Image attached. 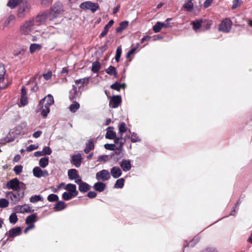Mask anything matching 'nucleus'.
I'll return each mask as SVG.
<instances>
[{
    "instance_id": "18",
    "label": "nucleus",
    "mask_w": 252,
    "mask_h": 252,
    "mask_svg": "<svg viewBox=\"0 0 252 252\" xmlns=\"http://www.w3.org/2000/svg\"><path fill=\"white\" fill-rule=\"evenodd\" d=\"M49 14L47 12L38 15L35 18V22L38 24L44 23L48 19Z\"/></svg>"
},
{
    "instance_id": "10",
    "label": "nucleus",
    "mask_w": 252,
    "mask_h": 252,
    "mask_svg": "<svg viewBox=\"0 0 252 252\" xmlns=\"http://www.w3.org/2000/svg\"><path fill=\"white\" fill-rule=\"evenodd\" d=\"M111 178L110 174L107 170L103 169L96 173L95 178L98 181H106Z\"/></svg>"
},
{
    "instance_id": "40",
    "label": "nucleus",
    "mask_w": 252,
    "mask_h": 252,
    "mask_svg": "<svg viewBox=\"0 0 252 252\" xmlns=\"http://www.w3.org/2000/svg\"><path fill=\"white\" fill-rule=\"evenodd\" d=\"M124 182L125 179L124 178L118 179L114 185V187L117 189H121L124 187Z\"/></svg>"
},
{
    "instance_id": "14",
    "label": "nucleus",
    "mask_w": 252,
    "mask_h": 252,
    "mask_svg": "<svg viewBox=\"0 0 252 252\" xmlns=\"http://www.w3.org/2000/svg\"><path fill=\"white\" fill-rule=\"evenodd\" d=\"M122 98L120 95L113 96L110 100L109 106L113 108H117L121 104Z\"/></svg>"
},
{
    "instance_id": "57",
    "label": "nucleus",
    "mask_w": 252,
    "mask_h": 252,
    "mask_svg": "<svg viewBox=\"0 0 252 252\" xmlns=\"http://www.w3.org/2000/svg\"><path fill=\"white\" fill-rule=\"evenodd\" d=\"M38 146L37 145H30V146L27 147L26 150L28 152H31L34 150L38 149Z\"/></svg>"
},
{
    "instance_id": "31",
    "label": "nucleus",
    "mask_w": 252,
    "mask_h": 252,
    "mask_svg": "<svg viewBox=\"0 0 252 252\" xmlns=\"http://www.w3.org/2000/svg\"><path fill=\"white\" fill-rule=\"evenodd\" d=\"M68 176L71 180H74L79 177L77 173V170L75 169H69L68 171Z\"/></svg>"
},
{
    "instance_id": "22",
    "label": "nucleus",
    "mask_w": 252,
    "mask_h": 252,
    "mask_svg": "<svg viewBox=\"0 0 252 252\" xmlns=\"http://www.w3.org/2000/svg\"><path fill=\"white\" fill-rule=\"evenodd\" d=\"M116 137V133L113 131V127L109 126L107 128V132L105 135V137L107 139H114Z\"/></svg>"
},
{
    "instance_id": "44",
    "label": "nucleus",
    "mask_w": 252,
    "mask_h": 252,
    "mask_svg": "<svg viewBox=\"0 0 252 252\" xmlns=\"http://www.w3.org/2000/svg\"><path fill=\"white\" fill-rule=\"evenodd\" d=\"M42 200V197L39 195H35L34 196H32L30 199V202L32 203H33L37 202L39 201H40Z\"/></svg>"
},
{
    "instance_id": "4",
    "label": "nucleus",
    "mask_w": 252,
    "mask_h": 252,
    "mask_svg": "<svg viewBox=\"0 0 252 252\" xmlns=\"http://www.w3.org/2000/svg\"><path fill=\"white\" fill-rule=\"evenodd\" d=\"M30 4L27 1L22 2L20 5L18 11L17 16L19 18H23L29 12L30 9Z\"/></svg>"
},
{
    "instance_id": "17",
    "label": "nucleus",
    "mask_w": 252,
    "mask_h": 252,
    "mask_svg": "<svg viewBox=\"0 0 252 252\" xmlns=\"http://www.w3.org/2000/svg\"><path fill=\"white\" fill-rule=\"evenodd\" d=\"M21 234V228L20 227L13 228L8 231V235L10 238H14L20 235Z\"/></svg>"
},
{
    "instance_id": "23",
    "label": "nucleus",
    "mask_w": 252,
    "mask_h": 252,
    "mask_svg": "<svg viewBox=\"0 0 252 252\" xmlns=\"http://www.w3.org/2000/svg\"><path fill=\"white\" fill-rule=\"evenodd\" d=\"M15 16L14 15L11 14L9 15L5 19L4 23V27H8L10 25H14L15 21Z\"/></svg>"
},
{
    "instance_id": "36",
    "label": "nucleus",
    "mask_w": 252,
    "mask_h": 252,
    "mask_svg": "<svg viewBox=\"0 0 252 252\" xmlns=\"http://www.w3.org/2000/svg\"><path fill=\"white\" fill-rule=\"evenodd\" d=\"M128 138L130 139L131 141L133 143L140 142L141 139L137 133L132 132L131 135L129 136Z\"/></svg>"
},
{
    "instance_id": "56",
    "label": "nucleus",
    "mask_w": 252,
    "mask_h": 252,
    "mask_svg": "<svg viewBox=\"0 0 252 252\" xmlns=\"http://www.w3.org/2000/svg\"><path fill=\"white\" fill-rule=\"evenodd\" d=\"M242 3V0H234L233 1V4L232 8L233 9H235L239 6H240L241 3Z\"/></svg>"
},
{
    "instance_id": "32",
    "label": "nucleus",
    "mask_w": 252,
    "mask_h": 252,
    "mask_svg": "<svg viewBox=\"0 0 252 252\" xmlns=\"http://www.w3.org/2000/svg\"><path fill=\"white\" fill-rule=\"evenodd\" d=\"M49 163V158L43 157L40 159L39 161V165L42 168L46 167Z\"/></svg>"
},
{
    "instance_id": "33",
    "label": "nucleus",
    "mask_w": 252,
    "mask_h": 252,
    "mask_svg": "<svg viewBox=\"0 0 252 252\" xmlns=\"http://www.w3.org/2000/svg\"><path fill=\"white\" fill-rule=\"evenodd\" d=\"M79 95V92H78L76 88L73 86L72 89L69 92V98L70 99H74Z\"/></svg>"
},
{
    "instance_id": "48",
    "label": "nucleus",
    "mask_w": 252,
    "mask_h": 252,
    "mask_svg": "<svg viewBox=\"0 0 252 252\" xmlns=\"http://www.w3.org/2000/svg\"><path fill=\"white\" fill-rule=\"evenodd\" d=\"M100 68V64L98 62L93 63L92 70L94 72H97Z\"/></svg>"
},
{
    "instance_id": "19",
    "label": "nucleus",
    "mask_w": 252,
    "mask_h": 252,
    "mask_svg": "<svg viewBox=\"0 0 252 252\" xmlns=\"http://www.w3.org/2000/svg\"><path fill=\"white\" fill-rule=\"evenodd\" d=\"M28 97L27 96V92L25 87L21 89V96L20 99V104L21 106H25L28 104Z\"/></svg>"
},
{
    "instance_id": "34",
    "label": "nucleus",
    "mask_w": 252,
    "mask_h": 252,
    "mask_svg": "<svg viewBox=\"0 0 252 252\" xmlns=\"http://www.w3.org/2000/svg\"><path fill=\"white\" fill-rule=\"evenodd\" d=\"M41 48V46L40 44L36 43L32 44L30 46V52L31 53H33L40 50Z\"/></svg>"
},
{
    "instance_id": "8",
    "label": "nucleus",
    "mask_w": 252,
    "mask_h": 252,
    "mask_svg": "<svg viewBox=\"0 0 252 252\" xmlns=\"http://www.w3.org/2000/svg\"><path fill=\"white\" fill-rule=\"evenodd\" d=\"M5 195L6 197L10 199L12 204H17L23 197V196H21L18 192H13L12 191L6 192Z\"/></svg>"
},
{
    "instance_id": "38",
    "label": "nucleus",
    "mask_w": 252,
    "mask_h": 252,
    "mask_svg": "<svg viewBox=\"0 0 252 252\" xmlns=\"http://www.w3.org/2000/svg\"><path fill=\"white\" fill-rule=\"evenodd\" d=\"M125 86H126V85L124 83L120 84L118 82H115V83H114L113 84H112L111 86V88L112 89L119 91L121 89L125 88Z\"/></svg>"
},
{
    "instance_id": "42",
    "label": "nucleus",
    "mask_w": 252,
    "mask_h": 252,
    "mask_svg": "<svg viewBox=\"0 0 252 252\" xmlns=\"http://www.w3.org/2000/svg\"><path fill=\"white\" fill-rule=\"evenodd\" d=\"M80 107L79 104L75 101L73 104H71L69 107V110L71 112H75Z\"/></svg>"
},
{
    "instance_id": "13",
    "label": "nucleus",
    "mask_w": 252,
    "mask_h": 252,
    "mask_svg": "<svg viewBox=\"0 0 252 252\" xmlns=\"http://www.w3.org/2000/svg\"><path fill=\"white\" fill-rule=\"evenodd\" d=\"M20 182L17 178H14L6 183V187L8 189L18 190L20 189Z\"/></svg>"
},
{
    "instance_id": "60",
    "label": "nucleus",
    "mask_w": 252,
    "mask_h": 252,
    "mask_svg": "<svg viewBox=\"0 0 252 252\" xmlns=\"http://www.w3.org/2000/svg\"><path fill=\"white\" fill-rule=\"evenodd\" d=\"M108 158V156H106V155L101 156L98 158L97 161H106L107 160Z\"/></svg>"
},
{
    "instance_id": "16",
    "label": "nucleus",
    "mask_w": 252,
    "mask_h": 252,
    "mask_svg": "<svg viewBox=\"0 0 252 252\" xmlns=\"http://www.w3.org/2000/svg\"><path fill=\"white\" fill-rule=\"evenodd\" d=\"M82 157L81 154H77L73 155L71 158V162L76 167H79L81 163Z\"/></svg>"
},
{
    "instance_id": "53",
    "label": "nucleus",
    "mask_w": 252,
    "mask_h": 252,
    "mask_svg": "<svg viewBox=\"0 0 252 252\" xmlns=\"http://www.w3.org/2000/svg\"><path fill=\"white\" fill-rule=\"evenodd\" d=\"M44 156L50 155L52 153V150L49 147H45L42 151Z\"/></svg>"
},
{
    "instance_id": "21",
    "label": "nucleus",
    "mask_w": 252,
    "mask_h": 252,
    "mask_svg": "<svg viewBox=\"0 0 252 252\" xmlns=\"http://www.w3.org/2000/svg\"><path fill=\"white\" fill-rule=\"evenodd\" d=\"M120 166L123 170L125 172L130 170L131 167V163L129 160L123 159L120 164Z\"/></svg>"
},
{
    "instance_id": "37",
    "label": "nucleus",
    "mask_w": 252,
    "mask_h": 252,
    "mask_svg": "<svg viewBox=\"0 0 252 252\" xmlns=\"http://www.w3.org/2000/svg\"><path fill=\"white\" fill-rule=\"evenodd\" d=\"M90 186L86 183H82L80 184L79 187V189L81 192H86L89 190Z\"/></svg>"
},
{
    "instance_id": "3",
    "label": "nucleus",
    "mask_w": 252,
    "mask_h": 252,
    "mask_svg": "<svg viewBox=\"0 0 252 252\" xmlns=\"http://www.w3.org/2000/svg\"><path fill=\"white\" fill-rule=\"evenodd\" d=\"M62 5L61 3L58 2L53 5L52 7L50 12L49 14V17L50 20H53L59 14L62 13Z\"/></svg>"
},
{
    "instance_id": "49",
    "label": "nucleus",
    "mask_w": 252,
    "mask_h": 252,
    "mask_svg": "<svg viewBox=\"0 0 252 252\" xmlns=\"http://www.w3.org/2000/svg\"><path fill=\"white\" fill-rule=\"evenodd\" d=\"M16 138V137L14 135V134H12L11 135H10V132H9L8 134L5 138L4 141L5 142L9 143V142L13 141L15 139V138Z\"/></svg>"
},
{
    "instance_id": "63",
    "label": "nucleus",
    "mask_w": 252,
    "mask_h": 252,
    "mask_svg": "<svg viewBox=\"0 0 252 252\" xmlns=\"http://www.w3.org/2000/svg\"><path fill=\"white\" fill-rule=\"evenodd\" d=\"M28 225H29V226L28 227H27L24 230V232L25 233H27L29 230L33 228L35 226L33 224H28Z\"/></svg>"
},
{
    "instance_id": "64",
    "label": "nucleus",
    "mask_w": 252,
    "mask_h": 252,
    "mask_svg": "<svg viewBox=\"0 0 252 252\" xmlns=\"http://www.w3.org/2000/svg\"><path fill=\"white\" fill-rule=\"evenodd\" d=\"M213 0H206L204 3V6L205 8L209 7L211 3L212 2Z\"/></svg>"
},
{
    "instance_id": "47",
    "label": "nucleus",
    "mask_w": 252,
    "mask_h": 252,
    "mask_svg": "<svg viewBox=\"0 0 252 252\" xmlns=\"http://www.w3.org/2000/svg\"><path fill=\"white\" fill-rule=\"evenodd\" d=\"M59 199V197L57 195L55 194H51L49 195L47 197V200L49 202H54L57 201Z\"/></svg>"
},
{
    "instance_id": "24",
    "label": "nucleus",
    "mask_w": 252,
    "mask_h": 252,
    "mask_svg": "<svg viewBox=\"0 0 252 252\" xmlns=\"http://www.w3.org/2000/svg\"><path fill=\"white\" fill-rule=\"evenodd\" d=\"M65 189L69 192H72L75 195H77L78 191L76 190V186L72 184H68L66 185Z\"/></svg>"
},
{
    "instance_id": "9",
    "label": "nucleus",
    "mask_w": 252,
    "mask_h": 252,
    "mask_svg": "<svg viewBox=\"0 0 252 252\" xmlns=\"http://www.w3.org/2000/svg\"><path fill=\"white\" fill-rule=\"evenodd\" d=\"M13 211L17 213L24 214L25 213H32L33 210L29 204H25L23 205H17L13 208Z\"/></svg>"
},
{
    "instance_id": "28",
    "label": "nucleus",
    "mask_w": 252,
    "mask_h": 252,
    "mask_svg": "<svg viewBox=\"0 0 252 252\" xmlns=\"http://www.w3.org/2000/svg\"><path fill=\"white\" fill-rule=\"evenodd\" d=\"M94 148V139H90L86 144V147L84 149L85 153H88L90 151Z\"/></svg>"
},
{
    "instance_id": "25",
    "label": "nucleus",
    "mask_w": 252,
    "mask_h": 252,
    "mask_svg": "<svg viewBox=\"0 0 252 252\" xmlns=\"http://www.w3.org/2000/svg\"><path fill=\"white\" fill-rule=\"evenodd\" d=\"M89 81V77H85L84 78L76 80L75 81V84L80 89L83 87L84 85H86L88 83Z\"/></svg>"
},
{
    "instance_id": "59",
    "label": "nucleus",
    "mask_w": 252,
    "mask_h": 252,
    "mask_svg": "<svg viewBox=\"0 0 252 252\" xmlns=\"http://www.w3.org/2000/svg\"><path fill=\"white\" fill-rule=\"evenodd\" d=\"M52 74L51 71L48 72L46 74H43V77L46 80L50 79L52 77Z\"/></svg>"
},
{
    "instance_id": "6",
    "label": "nucleus",
    "mask_w": 252,
    "mask_h": 252,
    "mask_svg": "<svg viewBox=\"0 0 252 252\" xmlns=\"http://www.w3.org/2000/svg\"><path fill=\"white\" fill-rule=\"evenodd\" d=\"M26 129V125L24 123L21 124L10 130V135L14 134L17 137L18 135L24 134Z\"/></svg>"
},
{
    "instance_id": "26",
    "label": "nucleus",
    "mask_w": 252,
    "mask_h": 252,
    "mask_svg": "<svg viewBox=\"0 0 252 252\" xmlns=\"http://www.w3.org/2000/svg\"><path fill=\"white\" fill-rule=\"evenodd\" d=\"M106 188L105 184L101 182H98L95 183L94 185V189L99 192L103 191Z\"/></svg>"
},
{
    "instance_id": "20",
    "label": "nucleus",
    "mask_w": 252,
    "mask_h": 252,
    "mask_svg": "<svg viewBox=\"0 0 252 252\" xmlns=\"http://www.w3.org/2000/svg\"><path fill=\"white\" fill-rule=\"evenodd\" d=\"M110 173L114 178L116 179L121 176L122 172L119 167L114 166L111 169Z\"/></svg>"
},
{
    "instance_id": "46",
    "label": "nucleus",
    "mask_w": 252,
    "mask_h": 252,
    "mask_svg": "<svg viewBox=\"0 0 252 252\" xmlns=\"http://www.w3.org/2000/svg\"><path fill=\"white\" fill-rule=\"evenodd\" d=\"M127 128L124 122L121 123L119 126V132L121 134L126 131Z\"/></svg>"
},
{
    "instance_id": "15",
    "label": "nucleus",
    "mask_w": 252,
    "mask_h": 252,
    "mask_svg": "<svg viewBox=\"0 0 252 252\" xmlns=\"http://www.w3.org/2000/svg\"><path fill=\"white\" fill-rule=\"evenodd\" d=\"M171 20V18L166 19L167 24H163L162 22H158L153 27V30L155 32H158L163 27L168 28L169 27V22Z\"/></svg>"
},
{
    "instance_id": "50",
    "label": "nucleus",
    "mask_w": 252,
    "mask_h": 252,
    "mask_svg": "<svg viewBox=\"0 0 252 252\" xmlns=\"http://www.w3.org/2000/svg\"><path fill=\"white\" fill-rule=\"evenodd\" d=\"M193 6V4L191 0H188L184 5V8L188 11H190L192 9Z\"/></svg>"
},
{
    "instance_id": "35",
    "label": "nucleus",
    "mask_w": 252,
    "mask_h": 252,
    "mask_svg": "<svg viewBox=\"0 0 252 252\" xmlns=\"http://www.w3.org/2000/svg\"><path fill=\"white\" fill-rule=\"evenodd\" d=\"M128 22L126 21L120 23L119 27L116 29V32H121L128 26Z\"/></svg>"
},
{
    "instance_id": "41",
    "label": "nucleus",
    "mask_w": 252,
    "mask_h": 252,
    "mask_svg": "<svg viewBox=\"0 0 252 252\" xmlns=\"http://www.w3.org/2000/svg\"><path fill=\"white\" fill-rule=\"evenodd\" d=\"M72 192L68 191L64 192L62 195V198L64 200H69L71 199L73 197L76 196Z\"/></svg>"
},
{
    "instance_id": "58",
    "label": "nucleus",
    "mask_w": 252,
    "mask_h": 252,
    "mask_svg": "<svg viewBox=\"0 0 252 252\" xmlns=\"http://www.w3.org/2000/svg\"><path fill=\"white\" fill-rule=\"evenodd\" d=\"M104 147L107 150H114L115 149V145L114 144H106Z\"/></svg>"
},
{
    "instance_id": "5",
    "label": "nucleus",
    "mask_w": 252,
    "mask_h": 252,
    "mask_svg": "<svg viewBox=\"0 0 252 252\" xmlns=\"http://www.w3.org/2000/svg\"><path fill=\"white\" fill-rule=\"evenodd\" d=\"M5 69L4 65L0 64V90L6 88L9 85L5 77Z\"/></svg>"
},
{
    "instance_id": "52",
    "label": "nucleus",
    "mask_w": 252,
    "mask_h": 252,
    "mask_svg": "<svg viewBox=\"0 0 252 252\" xmlns=\"http://www.w3.org/2000/svg\"><path fill=\"white\" fill-rule=\"evenodd\" d=\"M25 52L24 49H20L18 50H15L13 52V55L15 57H18L19 56H23Z\"/></svg>"
},
{
    "instance_id": "39",
    "label": "nucleus",
    "mask_w": 252,
    "mask_h": 252,
    "mask_svg": "<svg viewBox=\"0 0 252 252\" xmlns=\"http://www.w3.org/2000/svg\"><path fill=\"white\" fill-rule=\"evenodd\" d=\"M106 72L107 74L110 75H114L115 77H117V72L116 68L113 66H110L106 70Z\"/></svg>"
},
{
    "instance_id": "51",
    "label": "nucleus",
    "mask_w": 252,
    "mask_h": 252,
    "mask_svg": "<svg viewBox=\"0 0 252 252\" xmlns=\"http://www.w3.org/2000/svg\"><path fill=\"white\" fill-rule=\"evenodd\" d=\"M202 21L201 20H196L193 22V28L194 30H197L199 29L201 26Z\"/></svg>"
},
{
    "instance_id": "2",
    "label": "nucleus",
    "mask_w": 252,
    "mask_h": 252,
    "mask_svg": "<svg viewBox=\"0 0 252 252\" xmlns=\"http://www.w3.org/2000/svg\"><path fill=\"white\" fill-rule=\"evenodd\" d=\"M34 20H30L24 22L20 28V32L22 34H29L32 31L33 26Z\"/></svg>"
},
{
    "instance_id": "1",
    "label": "nucleus",
    "mask_w": 252,
    "mask_h": 252,
    "mask_svg": "<svg viewBox=\"0 0 252 252\" xmlns=\"http://www.w3.org/2000/svg\"><path fill=\"white\" fill-rule=\"evenodd\" d=\"M54 102V98L51 94H48L40 101L39 105L41 107V114L42 116L45 117L48 115L50 112V106L53 105Z\"/></svg>"
},
{
    "instance_id": "29",
    "label": "nucleus",
    "mask_w": 252,
    "mask_h": 252,
    "mask_svg": "<svg viewBox=\"0 0 252 252\" xmlns=\"http://www.w3.org/2000/svg\"><path fill=\"white\" fill-rule=\"evenodd\" d=\"M23 0H9L7 5L11 9L16 7L18 5L22 3Z\"/></svg>"
},
{
    "instance_id": "45",
    "label": "nucleus",
    "mask_w": 252,
    "mask_h": 252,
    "mask_svg": "<svg viewBox=\"0 0 252 252\" xmlns=\"http://www.w3.org/2000/svg\"><path fill=\"white\" fill-rule=\"evenodd\" d=\"M15 212L12 213L9 218V220L10 223L15 224L18 220L17 216Z\"/></svg>"
},
{
    "instance_id": "12",
    "label": "nucleus",
    "mask_w": 252,
    "mask_h": 252,
    "mask_svg": "<svg viewBox=\"0 0 252 252\" xmlns=\"http://www.w3.org/2000/svg\"><path fill=\"white\" fill-rule=\"evenodd\" d=\"M33 175L36 178L46 177L49 175L46 170H42L39 167L36 166L32 170Z\"/></svg>"
},
{
    "instance_id": "61",
    "label": "nucleus",
    "mask_w": 252,
    "mask_h": 252,
    "mask_svg": "<svg viewBox=\"0 0 252 252\" xmlns=\"http://www.w3.org/2000/svg\"><path fill=\"white\" fill-rule=\"evenodd\" d=\"M87 195L89 198H93L96 196V193L95 191H89Z\"/></svg>"
},
{
    "instance_id": "11",
    "label": "nucleus",
    "mask_w": 252,
    "mask_h": 252,
    "mask_svg": "<svg viewBox=\"0 0 252 252\" xmlns=\"http://www.w3.org/2000/svg\"><path fill=\"white\" fill-rule=\"evenodd\" d=\"M232 27L231 21L226 18L224 19L219 25V30L224 32H229Z\"/></svg>"
},
{
    "instance_id": "30",
    "label": "nucleus",
    "mask_w": 252,
    "mask_h": 252,
    "mask_svg": "<svg viewBox=\"0 0 252 252\" xmlns=\"http://www.w3.org/2000/svg\"><path fill=\"white\" fill-rule=\"evenodd\" d=\"M37 216L35 214H32L26 218V223L27 224H33V223L36 221Z\"/></svg>"
},
{
    "instance_id": "43",
    "label": "nucleus",
    "mask_w": 252,
    "mask_h": 252,
    "mask_svg": "<svg viewBox=\"0 0 252 252\" xmlns=\"http://www.w3.org/2000/svg\"><path fill=\"white\" fill-rule=\"evenodd\" d=\"M9 202L8 200L5 198L0 199V208H5L8 206Z\"/></svg>"
},
{
    "instance_id": "27",
    "label": "nucleus",
    "mask_w": 252,
    "mask_h": 252,
    "mask_svg": "<svg viewBox=\"0 0 252 252\" xmlns=\"http://www.w3.org/2000/svg\"><path fill=\"white\" fill-rule=\"evenodd\" d=\"M66 208L65 203L63 201H60L57 202L54 207V209L55 211H60Z\"/></svg>"
},
{
    "instance_id": "55",
    "label": "nucleus",
    "mask_w": 252,
    "mask_h": 252,
    "mask_svg": "<svg viewBox=\"0 0 252 252\" xmlns=\"http://www.w3.org/2000/svg\"><path fill=\"white\" fill-rule=\"evenodd\" d=\"M110 28V27H109L108 26H107L106 25L104 28L103 31L100 34L99 37H104V36H105L107 34Z\"/></svg>"
},
{
    "instance_id": "54",
    "label": "nucleus",
    "mask_w": 252,
    "mask_h": 252,
    "mask_svg": "<svg viewBox=\"0 0 252 252\" xmlns=\"http://www.w3.org/2000/svg\"><path fill=\"white\" fill-rule=\"evenodd\" d=\"M23 166L22 165H16L14 168V171L15 173L18 175L22 172Z\"/></svg>"
},
{
    "instance_id": "7",
    "label": "nucleus",
    "mask_w": 252,
    "mask_h": 252,
    "mask_svg": "<svg viewBox=\"0 0 252 252\" xmlns=\"http://www.w3.org/2000/svg\"><path fill=\"white\" fill-rule=\"evenodd\" d=\"M83 9H89L93 12L96 11L99 8V5L97 3H93L90 1H87L82 3L80 6Z\"/></svg>"
},
{
    "instance_id": "62",
    "label": "nucleus",
    "mask_w": 252,
    "mask_h": 252,
    "mask_svg": "<svg viewBox=\"0 0 252 252\" xmlns=\"http://www.w3.org/2000/svg\"><path fill=\"white\" fill-rule=\"evenodd\" d=\"M41 134H42V131H37L34 132L33 133V136L34 138H37L39 137L40 136V135H41Z\"/></svg>"
}]
</instances>
